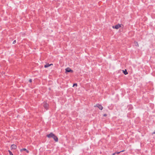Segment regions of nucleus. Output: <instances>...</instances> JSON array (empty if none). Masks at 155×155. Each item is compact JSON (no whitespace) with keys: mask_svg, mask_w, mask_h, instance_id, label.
<instances>
[{"mask_svg":"<svg viewBox=\"0 0 155 155\" xmlns=\"http://www.w3.org/2000/svg\"><path fill=\"white\" fill-rule=\"evenodd\" d=\"M47 136L48 138L52 137L56 142L58 141V138L52 133H51L47 135Z\"/></svg>","mask_w":155,"mask_h":155,"instance_id":"1","label":"nucleus"},{"mask_svg":"<svg viewBox=\"0 0 155 155\" xmlns=\"http://www.w3.org/2000/svg\"><path fill=\"white\" fill-rule=\"evenodd\" d=\"M123 25H122L118 24L116 25L115 26H112V28H115L116 29H118L120 28H123Z\"/></svg>","mask_w":155,"mask_h":155,"instance_id":"2","label":"nucleus"},{"mask_svg":"<svg viewBox=\"0 0 155 155\" xmlns=\"http://www.w3.org/2000/svg\"><path fill=\"white\" fill-rule=\"evenodd\" d=\"M25 151H26V152L27 153H28L29 152V151L28 150H26Z\"/></svg>","mask_w":155,"mask_h":155,"instance_id":"16","label":"nucleus"},{"mask_svg":"<svg viewBox=\"0 0 155 155\" xmlns=\"http://www.w3.org/2000/svg\"><path fill=\"white\" fill-rule=\"evenodd\" d=\"M73 72V71L72 70H71L70 68H67L65 69V72Z\"/></svg>","mask_w":155,"mask_h":155,"instance_id":"3","label":"nucleus"},{"mask_svg":"<svg viewBox=\"0 0 155 155\" xmlns=\"http://www.w3.org/2000/svg\"><path fill=\"white\" fill-rule=\"evenodd\" d=\"M106 115H106V114H104V116H106Z\"/></svg>","mask_w":155,"mask_h":155,"instance_id":"18","label":"nucleus"},{"mask_svg":"<svg viewBox=\"0 0 155 155\" xmlns=\"http://www.w3.org/2000/svg\"><path fill=\"white\" fill-rule=\"evenodd\" d=\"M26 149L25 148H23L20 150L21 152H22L23 151H26Z\"/></svg>","mask_w":155,"mask_h":155,"instance_id":"10","label":"nucleus"},{"mask_svg":"<svg viewBox=\"0 0 155 155\" xmlns=\"http://www.w3.org/2000/svg\"><path fill=\"white\" fill-rule=\"evenodd\" d=\"M77 84H74L73 85V87L74 86H77Z\"/></svg>","mask_w":155,"mask_h":155,"instance_id":"13","label":"nucleus"},{"mask_svg":"<svg viewBox=\"0 0 155 155\" xmlns=\"http://www.w3.org/2000/svg\"><path fill=\"white\" fill-rule=\"evenodd\" d=\"M116 153H113L112 155H115V154Z\"/></svg>","mask_w":155,"mask_h":155,"instance_id":"17","label":"nucleus"},{"mask_svg":"<svg viewBox=\"0 0 155 155\" xmlns=\"http://www.w3.org/2000/svg\"><path fill=\"white\" fill-rule=\"evenodd\" d=\"M16 40H15L13 41V44H15V43H16Z\"/></svg>","mask_w":155,"mask_h":155,"instance_id":"14","label":"nucleus"},{"mask_svg":"<svg viewBox=\"0 0 155 155\" xmlns=\"http://www.w3.org/2000/svg\"><path fill=\"white\" fill-rule=\"evenodd\" d=\"M53 64H46L45 65V68H48V67H49V66H50L51 65H52Z\"/></svg>","mask_w":155,"mask_h":155,"instance_id":"7","label":"nucleus"},{"mask_svg":"<svg viewBox=\"0 0 155 155\" xmlns=\"http://www.w3.org/2000/svg\"><path fill=\"white\" fill-rule=\"evenodd\" d=\"M98 107L101 110H102L103 108V107H102L101 105L99 104H96V105L94 106V107Z\"/></svg>","mask_w":155,"mask_h":155,"instance_id":"4","label":"nucleus"},{"mask_svg":"<svg viewBox=\"0 0 155 155\" xmlns=\"http://www.w3.org/2000/svg\"><path fill=\"white\" fill-rule=\"evenodd\" d=\"M134 44H135V45L136 46H138V43L137 42L135 41L134 42Z\"/></svg>","mask_w":155,"mask_h":155,"instance_id":"9","label":"nucleus"},{"mask_svg":"<svg viewBox=\"0 0 155 155\" xmlns=\"http://www.w3.org/2000/svg\"><path fill=\"white\" fill-rule=\"evenodd\" d=\"M123 72L124 74L126 75L128 74L127 71L126 69H125L124 71L123 70Z\"/></svg>","mask_w":155,"mask_h":155,"instance_id":"8","label":"nucleus"},{"mask_svg":"<svg viewBox=\"0 0 155 155\" xmlns=\"http://www.w3.org/2000/svg\"><path fill=\"white\" fill-rule=\"evenodd\" d=\"M12 155H13V154H12Z\"/></svg>","mask_w":155,"mask_h":155,"instance_id":"20","label":"nucleus"},{"mask_svg":"<svg viewBox=\"0 0 155 155\" xmlns=\"http://www.w3.org/2000/svg\"><path fill=\"white\" fill-rule=\"evenodd\" d=\"M17 148V146L15 144H12L11 146V148L12 149H15Z\"/></svg>","mask_w":155,"mask_h":155,"instance_id":"6","label":"nucleus"},{"mask_svg":"<svg viewBox=\"0 0 155 155\" xmlns=\"http://www.w3.org/2000/svg\"><path fill=\"white\" fill-rule=\"evenodd\" d=\"M153 134H155V131L153 132Z\"/></svg>","mask_w":155,"mask_h":155,"instance_id":"19","label":"nucleus"},{"mask_svg":"<svg viewBox=\"0 0 155 155\" xmlns=\"http://www.w3.org/2000/svg\"><path fill=\"white\" fill-rule=\"evenodd\" d=\"M8 152L9 153L10 155H12V154H13L12 152L8 150Z\"/></svg>","mask_w":155,"mask_h":155,"instance_id":"12","label":"nucleus"},{"mask_svg":"<svg viewBox=\"0 0 155 155\" xmlns=\"http://www.w3.org/2000/svg\"><path fill=\"white\" fill-rule=\"evenodd\" d=\"M48 104L47 103L45 102L44 103V107L45 109L47 110L48 109Z\"/></svg>","mask_w":155,"mask_h":155,"instance_id":"5","label":"nucleus"},{"mask_svg":"<svg viewBox=\"0 0 155 155\" xmlns=\"http://www.w3.org/2000/svg\"><path fill=\"white\" fill-rule=\"evenodd\" d=\"M32 79H30L29 80V82H30V83H31V82H32Z\"/></svg>","mask_w":155,"mask_h":155,"instance_id":"15","label":"nucleus"},{"mask_svg":"<svg viewBox=\"0 0 155 155\" xmlns=\"http://www.w3.org/2000/svg\"><path fill=\"white\" fill-rule=\"evenodd\" d=\"M124 151V150H122V151H121L120 152H116V153H117V154H119L120 152H123Z\"/></svg>","mask_w":155,"mask_h":155,"instance_id":"11","label":"nucleus"}]
</instances>
